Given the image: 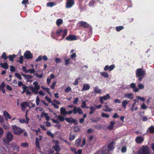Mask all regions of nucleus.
<instances>
[{
	"instance_id": "obj_1",
	"label": "nucleus",
	"mask_w": 154,
	"mask_h": 154,
	"mask_svg": "<svg viewBox=\"0 0 154 154\" xmlns=\"http://www.w3.org/2000/svg\"><path fill=\"white\" fill-rule=\"evenodd\" d=\"M135 154H150V148L146 146H142Z\"/></svg>"
},
{
	"instance_id": "obj_2",
	"label": "nucleus",
	"mask_w": 154,
	"mask_h": 154,
	"mask_svg": "<svg viewBox=\"0 0 154 154\" xmlns=\"http://www.w3.org/2000/svg\"><path fill=\"white\" fill-rule=\"evenodd\" d=\"M136 74L137 77L138 78L139 80L141 81L145 75V71L141 68H139L136 70Z\"/></svg>"
},
{
	"instance_id": "obj_3",
	"label": "nucleus",
	"mask_w": 154,
	"mask_h": 154,
	"mask_svg": "<svg viewBox=\"0 0 154 154\" xmlns=\"http://www.w3.org/2000/svg\"><path fill=\"white\" fill-rule=\"evenodd\" d=\"M13 138V135L10 132H7L6 134V138L3 137L2 139V141L4 144H7L11 141Z\"/></svg>"
},
{
	"instance_id": "obj_4",
	"label": "nucleus",
	"mask_w": 154,
	"mask_h": 154,
	"mask_svg": "<svg viewBox=\"0 0 154 154\" xmlns=\"http://www.w3.org/2000/svg\"><path fill=\"white\" fill-rule=\"evenodd\" d=\"M33 84L34 85V86H30L29 87L30 89L33 93L35 94H36L38 92V90L40 88V86L38 85V83L36 81L34 82Z\"/></svg>"
},
{
	"instance_id": "obj_5",
	"label": "nucleus",
	"mask_w": 154,
	"mask_h": 154,
	"mask_svg": "<svg viewBox=\"0 0 154 154\" xmlns=\"http://www.w3.org/2000/svg\"><path fill=\"white\" fill-rule=\"evenodd\" d=\"M11 128L14 134L17 135H19L24 131V129L21 128L15 125L11 126Z\"/></svg>"
},
{
	"instance_id": "obj_6",
	"label": "nucleus",
	"mask_w": 154,
	"mask_h": 154,
	"mask_svg": "<svg viewBox=\"0 0 154 154\" xmlns=\"http://www.w3.org/2000/svg\"><path fill=\"white\" fill-rule=\"evenodd\" d=\"M54 143L55 145L53 146V148L56 151H59L60 149L61 148L60 146L59 145V142L57 140L54 141Z\"/></svg>"
},
{
	"instance_id": "obj_7",
	"label": "nucleus",
	"mask_w": 154,
	"mask_h": 154,
	"mask_svg": "<svg viewBox=\"0 0 154 154\" xmlns=\"http://www.w3.org/2000/svg\"><path fill=\"white\" fill-rule=\"evenodd\" d=\"M74 2L73 0H69L66 2V7L67 8H71L74 5Z\"/></svg>"
},
{
	"instance_id": "obj_8",
	"label": "nucleus",
	"mask_w": 154,
	"mask_h": 154,
	"mask_svg": "<svg viewBox=\"0 0 154 154\" xmlns=\"http://www.w3.org/2000/svg\"><path fill=\"white\" fill-rule=\"evenodd\" d=\"M24 56L25 58H26L28 59H31L32 57V54H31L30 52L28 51H26L24 53Z\"/></svg>"
},
{
	"instance_id": "obj_9",
	"label": "nucleus",
	"mask_w": 154,
	"mask_h": 154,
	"mask_svg": "<svg viewBox=\"0 0 154 154\" xmlns=\"http://www.w3.org/2000/svg\"><path fill=\"white\" fill-rule=\"evenodd\" d=\"M66 39L68 41H73L77 39V38L74 35H70L66 38Z\"/></svg>"
},
{
	"instance_id": "obj_10",
	"label": "nucleus",
	"mask_w": 154,
	"mask_h": 154,
	"mask_svg": "<svg viewBox=\"0 0 154 154\" xmlns=\"http://www.w3.org/2000/svg\"><path fill=\"white\" fill-rule=\"evenodd\" d=\"M43 137V136L42 135H40L39 136V139L36 138L35 139V143L36 145V146L37 147H38L40 148V146L39 145V141L41 140L42 138Z\"/></svg>"
},
{
	"instance_id": "obj_11",
	"label": "nucleus",
	"mask_w": 154,
	"mask_h": 154,
	"mask_svg": "<svg viewBox=\"0 0 154 154\" xmlns=\"http://www.w3.org/2000/svg\"><path fill=\"white\" fill-rule=\"evenodd\" d=\"M70 149L71 151L73 152L75 154H81L82 153V150L81 149H78L77 151H76V149L75 148L71 147L70 148Z\"/></svg>"
},
{
	"instance_id": "obj_12",
	"label": "nucleus",
	"mask_w": 154,
	"mask_h": 154,
	"mask_svg": "<svg viewBox=\"0 0 154 154\" xmlns=\"http://www.w3.org/2000/svg\"><path fill=\"white\" fill-rule=\"evenodd\" d=\"M3 116L5 117V119H11V116L6 111L3 112Z\"/></svg>"
},
{
	"instance_id": "obj_13",
	"label": "nucleus",
	"mask_w": 154,
	"mask_h": 154,
	"mask_svg": "<svg viewBox=\"0 0 154 154\" xmlns=\"http://www.w3.org/2000/svg\"><path fill=\"white\" fill-rule=\"evenodd\" d=\"M90 88V86L88 84H84L82 89V91H87Z\"/></svg>"
},
{
	"instance_id": "obj_14",
	"label": "nucleus",
	"mask_w": 154,
	"mask_h": 154,
	"mask_svg": "<svg viewBox=\"0 0 154 154\" xmlns=\"http://www.w3.org/2000/svg\"><path fill=\"white\" fill-rule=\"evenodd\" d=\"M131 87L132 88L134 91L137 92L138 91V88H137L135 83H132L131 84Z\"/></svg>"
},
{
	"instance_id": "obj_15",
	"label": "nucleus",
	"mask_w": 154,
	"mask_h": 154,
	"mask_svg": "<svg viewBox=\"0 0 154 154\" xmlns=\"http://www.w3.org/2000/svg\"><path fill=\"white\" fill-rule=\"evenodd\" d=\"M44 116L46 118V120L47 121H48L50 119V117L48 115V114L47 113H45V112H43L41 113V117H42Z\"/></svg>"
},
{
	"instance_id": "obj_16",
	"label": "nucleus",
	"mask_w": 154,
	"mask_h": 154,
	"mask_svg": "<svg viewBox=\"0 0 154 154\" xmlns=\"http://www.w3.org/2000/svg\"><path fill=\"white\" fill-rule=\"evenodd\" d=\"M26 120H25L24 119H21L19 120V122L20 123H25L26 124L28 123L29 121V119L27 117V113H26Z\"/></svg>"
},
{
	"instance_id": "obj_17",
	"label": "nucleus",
	"mask_w": 154,
	"mask_h": 154,
	"mask_svg": "<svg viewBox=\"0 0 154 154\" xmlns=\"http://www.w3.org/2000/svg\"><path fill=\"white\" fill-rule=\"evenodd\" d=\"M124 97L128 99H132L133 98V94L131 93H127L124 94Z\"/></svg>"
},
{
	"instance_id": "obj_18",
	"label": "nucleus",
	"mask_w": 154,
	"mask_h": 154,
	"mask_svg": "<svg viewBox=\"0 0 154 154\" xmlns=\"http://www.w3.org/2000/svg\"><path fill=\"white\" fill-rule=\"evenodd\" d=\"M110 125L107 127V128L110 130L113 129L114 127V125L115 124V122L112 121L110 122Z\"/></svg>"
},
{
	"instance_id": "obj_19",
	"label": "nucleus",
	"mask_w": 154,
	"mask_h": 154,
	"mask_svg": "<svg viewBox=\"0 0 154 154\" xmlns=\"http://www.w3.org/2000/svg\"><path fill=\"white\" fill-rule=\"evenodd\" d=\"M143 138L140 136L137 137L135 139L136 142L138 143H141L143 141Z\"/></svg>"
},
{
	"instance_id": "obj_20",
	"label": "nucleus",
	"mask_w": 154,
	"mask_h": 154,
	"mask_svg": "<svg viewBox=\"0 0 154 154\" xmlns=\"http://www.w3.org/2000/svg\"><path fill=\"white\" fill-rule=\"evenodd\" d=\"M110 151L107 148L104 147L103 148L102 154H110Z\"/></svg>"
},
{
	"instance_id": "obj_21",
	"label": "nucleus",
	"mask_w": 154,
	"mask_h": 154,
	"mask_svg": "<svg viewBox=\"0 0 154 154\" xmlns=\"http://www.w3.org/2000/svg\"><path fill=\"white\" fill-rule=\"evenodd\" d=\"M60 113L61 115H66L67 111L66 109L64 107H62L60 108Z\"/></svg>"
},
{
	"instance_id": "obj_22",
	"label": "nucleus",
	"mask_w": 154,
	"mask_h": 154,
	"mask_svg": "<svg viewBox=\"0 0 154 154\" xmlns=\"http://www.w3.org/2000/svg\"><path fill=\"white\" fill-rule=\"evenodd\" d=\"M115 144L114 142H111L108 146V149L110 151H112L114 148V145Z\"/></svg>"
},
{
	"instance_id": "obj_23",
	"label": "nucleus",
	"mask_w": 154,
	"mask_h": 154,
	"mask_svg": "<svg viewBox=\"0 0 154 154\" xmlns=\"http://www.w3.org/2000/svg\"><path fill=\"white\" fill-rule=\"evenodd\" d=\"M0 65L2 67L5 69H7L8 68V65L7 63H1Z\"/></svg>"
},
{
	"instance_id": "obj_24",
	"label": "nucleus",
	"mask_w": 154,
	"mask_h": 154,
	"mask_svg": "<svg viewBox=\"0 0 154 154\" xmlns=\"http://www.w3.org/2000/svg\"><path fill=\"white\" fill-rule=\"evenodd\" d=\"M129 103V101L126 100H125L122 101V106L125 109L126 108V105Z\"/></svg>"
},
{
	"instance_id": "obj_25",
	"label": "nucleus",
	"mask_w": 154,
	"mask_h": 154,
	"mask_svg": "<svg viewBox=\"0 0 154 154\" xmlns=\"http://www.w3.org/2000/svg\"><path fill=\"white\" fill-rule=\"evenodd\" d=\"M65 120L67 122L69 123L74 122L75 121V120L73 119L72 118H65Z\"/></svg>"
},
{
	"instance_id": "obj_26",
	"label": "nucleus",
	"mask_w": 154,
	"mask_h": 154,
	"mask_svg": "<svg viewBox=\"0 0 154 154\" xmlns=\"http://www.w3.org/2000/svg\"><path fill=\"white\" fill-rule=\"evenodd\" d=\"M27 102H25L21 105V107L22 108V110L23 111H24L27 106Z\"/></svg>"
},
{
	"instance_id": "obj_27",
	"label": "nucleus",
	"mask_w": 154,
	"mask_h": 154,
	"mask_svg": "<svg viewBox=\"0 0 154 154\" xmlns=\"http://www.w3.org/2000/svg\"><path fill=\"white\" fill-rule=\"evenodd\" d=\"M101 90L100 89L98 86H96L94 88V91L96 93L100 94L101 93Z\"/></svg>"
},
{
	"instance_id": "obj_28",
	"label": "nucleus",
	"mask_w": 154,
	"mask_h": 154,
	"mask_svg": "<svg viewBox=\"0 0 154 154\" xmlns=\"http://www.w3.org/2000/svg\"><path fill=\"white\" fill-rule=\"evenodd\" d=\"M79 23L81 24V25L82 26L84 27L87 28L88 27L89 25L85 22L81 21L79 22Z\"/></svg>"
},
{
	"instance_id": "obj_29",
	"label": "nucleus",
	"mask_w": 154,
	"mask_h": 154,
	"mask_svg": "<svg viewBox=\"0 0 154 154\" xmlns=\"http://www.w3.org/2000/svg\"><path fill=\"white\" fill-rule=\"evenodd\" d=\"M11 146L14 150H16L17 152L19 151V146L15 144H14L12 146Z\"/></svg>"
},
{
	"instance_id": "obj_30",
	"label": "nucleus",
	"mask_w": 154,
	"mask_h": 154,
	"mask_svg": "<svg viewBox=\"0 0 154 154\" xmlns=\"http://www.w3.org/2000/svg\"><path fill=\"white\" fill-rule=\"evenodd\" d=\"M101 75L105 78H108L109 77V75L108 73L105 72H101L100 73Z\"/></svg>"
},
{
	"instance_id": "obj_31",
	"label": "nucleus",
	"mask_w": 154,
	"mask_h": 154,
	"mask_svg": "<svg viewBox=\"0 0 154 154\" xmlns=\"http://www.w3.org/2000/svg\"><path fill=\"white\" fill-rule=\"evenodd\" d=\"M147 131H149L151 133H154V127L153 126L150 127L148 128Z\"/></svg>"
},
{
	"instance_id": "obj_32",
	"label": "nucleus",
	"mask_w": 154,
	"mask_h": 154,
	"mask_svg": "<svg viewBox=\"0 0 154 154\" xmlns=\"http://www.w3.org/2000/svg\"><path fill=\"white\" fill-rule=\"evenodd\" d=\"M81 142V140L80 139H78L76 140L75 144L77 146H80V144Z\"/></svg>"
},
{
	"instance_id": "obj_33",
	"label": "nucleus",
	"mask_w": 154,
	"mask_h": 154,
	"mask_svg": "<svg viewBox=\"0 0 154 154\" xmlns=\"http://www.w3.org/2000/svg\"><path fill=\"white\" fill-rule=\"evenodd\" d=\"M104 100H106L110 98V97L109 94H106V95L103 97H100Z\"/></svg>"
},
{
	"instance_id": "obj_34",
	"label": "nucleus",
	"mask_w": 154,
	"mask_h": 154,
	"mask_svg": "<svg viewBox=\"0 0 154 154\" xmlns=\"http://www.w3.org/2000/svg\"><path fill=\"white\" fill-rule=\"evenodd\" d=\"M91 111L89 112V114H93L96 110V108L93 106H91L89 107Z\"/></svg>"
},
{
	"instance_id": "obj_35",
	"label": "nucleus",
	"mask_w": 154,
	"mask_h": 154,
	"mask_svg": "<svg viewBox=\"0 0 154 154\" xmlns=\"http://www.w3.org/2000/svg\"><path fill=\"white\" fill-rule=\"evenodd\" d=\"M41 88L44 89V90H45V91H47V93L49 94H50V95H51V93H50V92L49 91V89L47 88H46V87H44L43 86V85H41Z\"/></svg>"
},
{
	"instance_id": "obj_36",
	"label": "nucleus",
	"mask_w": 154,
	"mask_h": 154,
	"mask_svg": "<svg viewBox=\"0 0 154 154\" xmlns=\"http://www.w3.org/2000/svg\"><path fill=\"white\" fill-rule=\"evenodd\" d=\"M63 22V21L61 19H58L56 21V24L57 25L60 26L61 24Z\"/></svg>"
},
{
	"instance_id": "obj_37",
	"label": "nucleus",
	"mask_w": 154,
	"mask_h": 154,
	"mask_svg": "<svg viewBox=\"0 0 154 154\" xmlns=\"http://www.w3.org/2000/svg\"><path fill=\"white\" fill-rule=\"evenodd\" d=\"M57 118L61 122H63L65 120V118L61 115H58L57 116Z\"/></svg>"
},
{
	"instance_id": "obj_38",
	"label": "nucleus",
	"mask_w": 154,
	"mask_h": 154,
	"mask_svg": "<svg viewBox=\"0 0 154 154\" xmlns=\"http://www.w3.org/2000/svg\"><path fill=\"white\" fill-rule=\"evenodd\" d=\"M15 57L16 55L14 54H13V55H10L8 57L9 60L10 61H11L12 62H13L14 58Z\"/></svg>"
},
{
	"instance_id": "obj_39",
	"label": "nucleus",
	"mask_w": 154,
	"mask_h": 154,
	"mask_svg": "<svg viewBox=\"0 0 154 154\" xmlns=\"http://www.w3.org/2000/svg\"><path fill=\"white\" fill-rule=\"evenodd\" d=\"M40 101V99L39 97L38 96H37L35 100L36 104L37 106H38L39 105Z\"/></svg>"
},
{
	"instance_id": "obj_40",
	"label": "nucleus",
	"mask_w": 154,
	"mask_h": 154,
	"mask_svg": "<svg viewBox=\"0 0 154 154\" xmlns=\"http://www.w3.org/2000/svg\"><path fill=\"white\" fill-rule=\"evenodd\" d=\"M127 150V147L125 146H123L121 149V152L122 153L125 152Z\"/></svg>"
},
{
	"instance_id": "obj_41",
	"label": "nucleus",
	"mask_w": 154,
	"mask_h": 154,
	"mask_svg": "<svg viewBox=\"0 0 154 154\" xmlns=\"http://www.w3.org/2000/svg\"><path fill=\"white\" fill-rule=\"evenodd\" d=\"M35 72V70L34 69H29V70L26 71V73H33Z\"/></svg>"
},
{
	"instance_id": "obj_42",
	"label": "nucleus",
	"mask_w": 154,
	"mask_h": 154,
	"mask_svg": "<svg viewBox=\"0 0 154 154\" xmlns=\"http://www.w3.org/2000/svg\"><path fill=\"white\" fill-rule=\"evenodd\" d=\"M63 32V30L62 29H60L59 30H58L56 32V34L58 36H60L62 32Z\"/></svg>"
},
{
	"instance_id": "obj_43",
	"label": "nucleus",
	"mask_w": 154,
	"mask_h": 154,
	"mask_svg": "<svg viewBox=\"0 0 154 154\" xmlns=\"http://www.w3.org/2000/svg\"><path fill=\"white\" fill-rule=\"evenodd\" d=\"M124 28V27H123L122 26H119L116 27V30L117 31L119 32L123 29Z\"/></svg>"
},
{
	"instance_id": "obj_44",
	"label": "nucleus",
	"mask_w": 154,
	"mask_h": 154,
	"mask_svg": "<svg viewBox=\"0 0 154 154\" xmlns=\"http://www.w3.org/2000/svg\"><path fill=\"white\" fill-rule=\"evenodd\" d=\"M67 32V30L66 29H64L63 31V38H64L65 36L66 35Z\"/></svg>"
},
{
	"instance_id": "obj_45",
	"label": "nucleus",
	"mask_w": 154,
	"mask_h": 154,
	"mask_svg": "<svg viewBox=\"0 0 154 154\" xmlns=\"http://www.w3.org/2000/svg\"><path fill=\"white\" fill-rule=\"evenodd\" d=\"M15 75L16 77L19 79L20 80H21L22 77L18 73H15Z\"/></svg>"
},
{
	"instance_id": "obj_46",
	"label": "nucleus",
	"mask_w": 154,
	"mask_h": 154,
	"mask_svg": "<svg viewBox=\"0 0 154 154\" xmlns=\"http://www.w3.org/2000/svg\"><path fill=\"white\" fill-rule=\"evenodd\" d=\"M86 140L85 138H83V139L82 142V143L81 144H80V146L81 147H83L85 145L86 143Z\"/></svg>"
},
{
	"instance_id": "obj_47",
	"label": "nucleus",
	"mask_w": 154,
	"mask_h": 154,
	"mask_svg": "<svg viewBox=\"0 0 154 154\" xmlns=\"http://www.w3.org/2000/svg\"><path fill=\"white\" fill-rule=\"evenodd\" d=\"M2 57L3 59H4L5 60H6L8 58V57L6 56V54L5 53L3 52L2 55Z\"/></svg>"
},
{
	"instance_id": "obj_48",
	"label": "nucleus",
	"mask_w": 154,
	"mask_h": 154,
	"mask_svg": "<svg viewBox=\"0 0 154 154\" xmlns=\"http://www.w3.org/2000/svg\"><path fill=\"white\" fill-rule=\"evenodd\" d=\"M55 4L53 2H50L47 3V5L48 6L52 7L55 5Z\"/></svg>"
},
{
	"instance_id": "obj_49",
	"label": "nucleus",
	"mask_w": 154,
	"mask_h": 154,
	"mask_svg": "<svg viewBox=\"0 0 154 154\" xmlns=\"http://www.w3.org/2000/svg\"><path fill=\"white\" fill-rule=\"evenodd\" d=\"M101 116L103 118H109V115L107 114L102 113H101Z\"/></svg>"
},
{
	"instance_id": "obj_50",
	"label": "nucleus",
	"mask_w": 154,
	"mask_h": 154,
	"mask_svg": "<svg viewBox=\"0 0 154 154\" xmlns=\"http://www.w3.org/2000/svg\"><path fill=\"white\" fill-rule=\"evenodd\" d=\"M20 145L24 147H27L28 146V144L27 142L21 143Z\"/></svg>"
},
{
	"instance_id": "obj_51",
	"label": "nucleus",
	"mask_w": 154,
	"mask_h": 154,
	"mask_svg": "<svg viewBox=\"0 0 154 154\" xmlns=\"http://www.w3.org/2000/svg\"><path fill=\"white\" fill-rule=\"evenodd\" d=\"M72 89L70 87H68L65 89V91L66 93H68Z\"/></svg>"
},
{
	"instance_id": "obj_52",
	"label": "nucleus",
	"mask_w": 154,
	"mask_h": 154,
	"mask_svg": "<svg viewBox=\"0 0 154 154\" xmlns=\"http://www.w3.org/2000/svg\"><path fill=\"white\" fill-rule=\"evenodd\" d=\"M47 134L49 136H51L52 138L54 137V135L51 132L48 131L47 132Z\"/></svg>"
},
{
	"instance_id": "obj_53",
	"label": "nucleus",
	"mask_w": 154,
	"mask_h": 154,
	"mask_svg": "<svg viewBox=\"0 0 154 154\" xmlns=\"http://www.w3.org/2000/svg\"><path fill=\"white\" fill-rule=\"evenodd\" d=\"M3 127L5 130H8L10 128V125L8 124L4 125H3Z\"/></svg>"
},
{
	"instance_id": "obj_54",
	"label": "nucleus",
	"mask_w": 154,
	"mask_h": 154,
	"mask_svg": "<svg viewBox=\"0 0 154 154\" xmlns=\"http://www.w3.org/2000/svg\"><path fill=\"white\" fill-rule=\"evenodd\" d=\"M115 66L114 65H112L109 66V71L112 70L115 68Z\"/></svg>"
},
{
	"instance_id": "obj_55",
	"label": "nucleus",
	"mask_w": 154,
	"mask_h": 154,
	"mask_svg": "<svg viewBox=\"0 0 154 154\" xmlns=\"http://www.w3.org/2000/svg\"><path fill=\"white\" fill-rule=\"evenodd\" d=\"M10 70L11 72H14L15 70V68L14 66H10Z\"/></svg>"
},
{
	"instance_id": "obj_56",
	"label": "nucleus",
	"mask_w": 154,
	"mask_h": 154,
	"mask_svg": "<svg viewBox=\"0 0 154 154\" xmlns=\"http://www.w3.org/2000/svg\"><path fill=\"white\" fill-rule=\"evenodd\" d=\"M75 138V136L74 135H72L71 134L70 135L69 139L70 140H73Z\"/></svg>"
},
{
	"instance_id": "obj_57",
	"label": "nucleus",
	"mask_w": 154,
	"mask_h": 154,
	"mask_svg": "<svg viewBox=\"0 0 154 154\" xmlns=\"http://www.w3.org/2000/svg\"><path fill=\"white\" fill-rule=\"evenodd\" d=\"M77 112L80 114H83V112L82 110L79 107L78 108Z\"/></svg>"
},
{
	"instance_id": "obj_58",
	"label": "nucleus",
	"mask_w": 154,
	"mask_h": 154,
	"mask_svg": "<svg viewBox=\"0 0 154 154\" xmlns=\"http://www.w3.org/2000/svg\"><path fill=\"white\" fill-rule=\"evenodd\" d=\"M138 89H141L144 88V85L142 84H140L138 85Z\"/></svg>"
},
{
	"instance_id": "obj_59",
	"label": "nucleus",
	"mask_w": 154,
	"mask_h": 154,
	"mask_svg": "<svg viewBox=\"0 0 154 154\" xmlns=\"http://www.w3.org/2000/svg\"><path fill=\"white\" fill-rule=\"evenodd\" d=\"M23 56H21L20 57V60L19 62L20 64H22L23 63Z\"/></svg>"
},
{
	"instance_id": "obj_60",
	"label": "nucleus",
	"mask_w": 154,
	"mask_h": 154,
	"mask_svg": "<svg viewBox=\"0 0 154 154\" xmlns=\"http://www.w3.org/2000/svg\"><path fill=\"white\" fill-rule=\"evenodd\" d=\"M79 79H80L79 78H77L76 79H75V82L74 83V85H77L79 83L78 80Z\"/></svg>"
},
{
	"instance_id": "obj_61",
	"label": "nucleus",
	"mask_w": 154,
	"mask_h": 154,
	"mask_svg": "<svg viewBox=\"0 0 154 154\" xmlns=\"http://www.w3.org/2000/svg\"><path fill=\"white\" fill-rule=\"evenodd\" d=\"M4 133V131L3 129L2 128H0V138L2 137Z\"/></svg>"
},
{
	"instance_id": "obj_62",
	"label": "nucleus",
	"mask_w": 154,
	"mask_h": 154,
	"mask_svg": "<svg viewBox=\"0 0 154 154\" xmlns=\"http://www.w3.org/2000/svg\"><path fill=\"white\" fill-rule=\"evenodd\" d=\"M141 108L142 109H146L147 108V106L144 103H143L141 106Z\"/></svg>"
},
{
	"instance_id": "obj_63",
	"label": "nucleus",
	"mask_w": 154,
	"mask_h": 154,
	"mask_svg": "<svg viewBox=\"0 0 154 154\" xmlns=\"http://www.w3.org/2000/svg\"><path fill=\"white\" fill-rule=\"evenodd\" d=\"M72 111L74 114H76L77 113L78 108H77L76 107H75Z\"/></svg>"
},
{
	"instance_id": "obj_64",
	"label": "nucleus",
	"mask_w": 154,
	"mask_h": 154,
	"mask_svg": "<svg viewBox=\"0 0 154 154\" xmlns=\"http://www.w3.org/2000/svg\"><path fill=\"white\" fill-rule=\"evenodd\" d=\"M86 103L85 101H83L82 102V104L81 105V107L82 108H84L86 107Z\"/></svg>"
}]
</instances>
